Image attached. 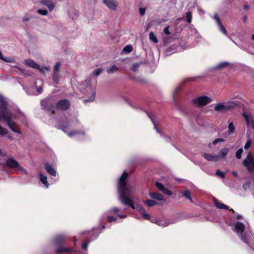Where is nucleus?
<instances>
[{"mask_svg":"<svg viewBox=\"0 0 254 254\" xmlns=\"http://www.w3.org/2000/svg\"><path fill=\"white\" fill-rule=\"evenodd\" d=\"M216 174L218 176H220L222 178H224L225 177V174L222 172V171L219 170H217L216 171Z\"/></svg>","mask_w":254,"mask_h":254,"instance_id":"50","label":"nucleus"},{"mask_svg":"<svg viewBox=\"0 0 254 254\" xmlns=\"http://www.w3.org/2000/svg\"><path fill=\"white\" fill-rule=\"evenodd\" d=\"M244 8L245 10H248L249 8V6L248 5H245L244 6Z\"/></svg>","mask_w":254,"mask_h":254,"instance_id":"59","label":"nucleus"},{"mask_svg":"<svg viewBox=\"0 0 254 254\" xmlns=\"http://www.w3.org/2000/svg\"><path fill=\"white\" fill-rule=\"evenodd\" d=\"M85 91L89 94H90L91 96L88 99L85 100L84 102L86 103L87 102L93 101L95 98V91L94 88L91 87L90 85H88L85 89Z\"/></svg>","mask_w":254,"mask_h":254,"instance_id":"15","label":"nucleus"},{"mask_svg":"<svg viewBox=\"0 0 254 254\" xmlns=\"http://www.w3.org/2000/svg\"><path fill=\"white\" fill-rule=\"evenodd\" d=\"M147 115L151 119L152 123L154 124V128L156 130V132H157L159 134H161V130L157 128L155 125L156 121L155 119L152 117V116L150 114H147Z\"/></svg>","mask_w":254,"mask_h":254,"instance_id":"29","label":"nucleus"},{"mask_svg":"<svg viewBox=\"0 0 254 254\" xmlns=\"http://www.w3.org/2000/svg\"><path fill=\"white\" fill-rule=\"evenodd\" d=\"M243 152V149L242 148L239 149L236 153V157L238 159L241 158L242 154Z\"/></svg>","mask_w":254,"mask_h":254,"instance_id":"44","label":"nucleus"},{"mask_svg":"<svg viewBox=\"0 0 254 254\" xmlns=\"http://www.w3.org/2000/svg\"><path fill=\"white\" fill-rule=\"evenodd\" d=\"M243 116L246 121L247 125H252L254 129V119L250 112H243Z\"/></svg>","mask_w":254,"mask_h":254,"instance_id":"16","label":"nucleus"},{"mask_svg":"<svg viewBox=\"0 0 254 254\" xmlns=\"http://www.w3.org/2000/svg\"><path fill=\"white\" fill-rule=\"evenodd\" d=\"M192 13L189 11L186 13V19L188 23H190L191 22Z\"/></svg>","mask_w":254,"mask_h":254,"instance_id":"38","label":"nucleus"},{"mask_svg":"<svg viewBox=\"0 0 254 254\" xmlns=\"http://www.w3.org/2000/svg\"><path fill=\"white\" fill-rule=\"evenodd\" d=\"M140 64L138 63L134 64L131 68V69L133 71H136L139 66Z\"/></svg>","mask_w":254,"mask_h":254,"instance_id":"48","label":"nucleus"},{"mask_svg":"<svg viewBox=\"0 0 254 254\" xmlns=\"http://www.w3.org/2000/svg\"><path fill=\"white\" fill-rule=\"evenodd\" d=\"M118 216L121 218H125L127 217L126 214H118Z\"/></svg>","mask_w":254,"mask_h":254,"instance_id":"57","label":"nucleus"},{"mask_svg":"<svg viewBox=\"0 0 254 254\" xmlns=\"http://www.w3.org/2000/svg\"><path fill=\"white\" fill-rule=\"evenodd\" d=\"M42 109L47 111H51L54 109V103L50 98H46L41 101Z\"/></svg>","mask_w":254,"mask_h":254,"instance_id":"11","label":"nucleus"},{"mask_svg":"<svg viewBox=\"0 0 254 254\" xmlns=\"http://www.w3.org/2000/svg\"><path fill=\"white\" fill-rule=\"evenodd\" d=\"M73 250L71 248H64L63 247H61L59 249H57L56 250V252L58 254H61L63 252H72Z\"/></svg>","mask_w":254,"mask_h":254,"instance_id":"28","label":"nucleus"},{"mask_svg":"<svg viewBox=\"0 0 254 254\" xmlns=\"http://www.w3.org/2000/svg\"><path fill=\"white\" fill-rule=\"evenodd\" d=\"M7 137L10 140H12L13 139V137L11 136H10V135H7Z\"/></svg>","mask_w":254,"mask_h":254,"instance_id":"63","label":"nucleus"},{"mask_svg":"<svg viewBox=\"0 0 254 254\" xmlns=\"http://www.w3.org/2000/svg\"><path fill=\"white\" fill-rule=\"evenodd\" d=\"M242 110L245 111L243 105L239 102L235 100H229L224 102H220L216 104L214 106V110L216 111H227L231 110Z\"/></svg>","mask_w":254,"mask_h":254,"instance_id":"5","label":"nucleus"},{"mask_svg":"<svg viewBox=\"0 0 254 254\" xmlns=\"http://www.w3.org/2000/svg\"><path fill=\"white\" fill-rule=\"evenodd\" d=\"M88 244H89V242L85 243L83 244L82 245V248L85 250H87Z\"/></svg>","mask_w":254,"mask_h":254,"instance_id":"54","label":"nucleus"},{"mask_svg":"<svg viewBox=\"0 0 254 254\" xmlns=\"http://www.w3.org/2000/svg\"><path fill=\"white\" fill-rule=\"evenodd\" d=\"M25 64L28 65L29 66L37 69L39 67V65L36 64L33 60L31 59L26 60L25 61Z\"/></svg>","mask_w":254,"mask_h":254,"instance_id":"26","label":"nucleus"},{"mask_svg":"<svg viewBox=\"0 0 254 254\" xmlns=\"http://www.w3.org/2000/svg\"><path fill=\"white\" fill-rule=\"evenodd\" d=\"M155 219H157L156 218H150V219H148V220H150V221L152 223H155Z\"/></svg>","mask_w":254,"mask_h":254,"instance_id":"58","label":"nucleus"},{"mask_svg":"<svg viewBox=\"0 0 254 254\" xmlns=\"http://www.w3.org/2000/svg\"><path fill=\"white\" fill-rule=\"evenodd\" d=\"M61 63L58 62L56 64L54 67V73H58L60 70Z\"/></svg>","mask_w":254,"mask_h":254,"instance_id":"39","label":"nucleus"},{"mask_svg":"<svg viewBox=\"0 0 254 254\" xmlns=\"http://www.w3.org/2000/svg\"><path fill=\"white\" fill-rule=\"evenodd\" d=\"M30 19V17H29L28 16H25L23 17L22 21L23 22H26V21H29Z\"/></svg>","mask_w":254,"mask_h":254,"instance_id":"55","label":"nucleus"},{"mask_svg":"<svg viewBox=\"0 0 254 254\" xmlns=\"http://www.w3.org/2000/svg\"><path fill=\"white\" fill-rule=\"evenodd\" d=\"M149 195L152 199L160 200V201H165L166 199L164 196L161 193L158 192H149Z\"/></svg>","mask_w":254,"mask_h":254,"instance_id":"21","label":"nucleus"},{"mask_svg":"<svg viewBox=\"0 0 254 254\" xmlns=\"http://www.w3.org/2000/svg\"><path fill=\"white\" fill-rule=\"evenodd\" d=\"M70 106L69 101L66 99L59 101L57 104V109L61 110H67Z\"/></svg>","mask_w":254,"mask_h":254,"instance_id":"12","label":"nucleus"},{"mask_svg":"<svg viewBox=\"0 0 254 254\" xmlns=\"http://www.w3.org/2000/svg\"><path fill=\"white\" fill-rule=\"evenodd\" d=\"M44 166L46 170L47 171V172L53 176H56V171L55 169L49 164L48 163H46L44 164Z\"/></svg>","mask_w":254,"mask_h":254,"instance_id":"22","label":"nucleus"},{"mask_svg":"<svg viewBox=\"0 0 254 254\" xmlns=\"http://www.w3.org/2000/svg\"><path fill=\"white\" fill-rule=\"evenodd\" d=\"M42 73L44 74L46 71H48L49 70L50 68L48 67H41L39 65V67L37 68Z\"/></svg>","mask_w":254,"mask_h":254,"instance_id":"40","label":"nucleus"},{"mask_svg":"<svg viewBox=\"0 0 254 254\" xmlns=\"http://www.w3.org/2000/svg\"><path fill=\"white\" fill-rule=\"evenodd\" d=\"M128 177V173L126 171H124L118 180L119 200L123 204L128 205L132 209L136 210L143 216L145 219H149L150 215L146 213L145 210L141 205H134V201L131 197H133L135 187L127 182Z\"/></svg>","mask_w":254,"mask_h":254,"instance_id":"1","label":"nucleus"},{"mask_svg":"<svg viewBox=\"0 0 254 254\" xmlns=\"http://www.w3.org/2000/svg\"><path fill=\"white\" fill-rule=\"evenodd\" d=\"M212 101V98L207 96H199L193 98L192 100L191 104L194 107L202 108L211 103Z\"/></svg>","mask_w":254,"mask_h":254,"instance_id":"7","label":"nucleus"},{"mask_svg":"<svg viewBox=\"0 0 254 254\" xmlns=\"http://www.w3.org/2000/svg\"><path fill=\"white\" fill-rule=\"evenodd\" d=\"M9 104L6 99L0 94V111H6L9 110Z\"/></svg>","mask_w":254,"mask_h":254,"instance_id":"14","label":"nucleus"},{"mask_svg":"<svg viewBox=\"0 0 254 254\" xmlns=\"http://www.w3.org/2000/svg\"><path fill=\"white\" fill-rule=\"evenodd\" d=\"M237 219H239L242 218V216L241 215H238L236 217Z\"/></svg>","mask_w":254,"mask_h":254,"instance_id":"60","label":"nucleus"},{"mask_svg":"<svg viewBox=\"0 0 254 254\" xmlns=\"http://www.w3.org/2000/svg\"><path fill=\"white\" fill-rule=\"evenodd\" d=\"M149 39L154 43H157L158 42L157 38L156 37L153 32H150L149 34Z\"/></svg>","mask_w":254,"mask_h":254,"instance_id":"33","label":"nucleus"},{"mask_svg":"<svg viewBox=\"0 0 254 254\" xmlns=\"http://www.w3.org/2000/svg\"><path fill=\"white\" fill-rule=\"evenodd\" d=\"M132 49H133V48H132V46L127 45L124 48L123 51L127 53H130L132 51Z\"/></svg>","mask_w":254,"mask_h":254,"instance_id":"42","label":"nucleus"},{"mask_svg":"<svg viewBox=\"0 0 254 254\" xmlns=\"http://www.w3.org/2000/svg\"><path fill=\"white\" fill-rule=\"evenodd\" d=\"M228 133L230 134H233L235 132V127L233 123H230L228 126Z\"/></svg>","mask_w":254,"mask_h":254,"instance_id":"34","label":"nucleus"},{"mask_svg":"<svg viewBox=\"0 0 254 254\" xmlns=\"http://www.w3.org/2000/svg\"><path fill=\"white\" fill-rule=\"evenodd\" d=\"M6 165L10 168L14 169L16 171H19L22 174H26V170L20 166L18 163L14 159L10 158L6 161Z\"/></svg>","mask_w":254,"mask_h":254,"instance_id":"8","label":"nucleus"},{"mask_svg":"<svg viewBox=\"0 0 254 254\" xmlns=\"http://www.w3.org/2000/svg\"><path fill=\"white\" fill-rule=\"evenodd\" d=\"M164 32L166 35H169L170 34V32L169 30V26L166 27L164 29Z\"/></svg>","mask_w":254,"mask_h":254,"instance_id":"53","label":"nucleus"},{"mask_svg":"<svg viewBox=\"0 0 254 254\" xmlns=\"http://www.w3.org/2000/svg\"><path fill=\"white\" fill-rule=\"evenodd\" d=\"M103 3L112 10H116L118 7V1L117 0H103Z\"/></svg>","mask_w":254,"mask_h":254,"instance_id":"13","label":"nucleus"},{"mask_svg":"<svg viewBox=\"0 0 254 254\" xmlns=\"http://www.w3.org/2000/svg\"><path fill=\"white\" fill-rule=\"evenodd\" d=\"M65 236L64 234H60L56 236L54 240V243L56 245H59L65 239Z\"/></svg>","mask_w":254,"mask_h":254,"instance_id":"25","label":"nucleus"},{"mask_svg":"<svg viewBox=\"0 0 254 254\" xmlns=\"http://www.w3.org/2000/svg\"><path fill=\"white\" fill-rule=\"evenodd\" d=\"M232 230L243 242L251 246L253 239V235L249 224L245 225L242 222L236 221L233 224Z\"/></svg>","mask_w":254,"mask_h":254,"instance_id":"3","label":"nucleus"},{"mask_svg":"<svg viewBox=\"0 0 254 254\" xmlns=\"http://www.w3.org/2000/svg\"><path fill=\"white\" fill-rule=\"evenodd\" d=\"M139 13L140 15L142 16L144 14L145 12V9L143 8H140L139 9Z\"/></svg>","mask_w":254,"mask_h":254,"instance_id":"51","label":"nucleus"},{"mask_svg":"<svg viewBox=\"0 0 254 254\" xmlns=\"http://www.w3.org/2000/svg\"><path fill=\"white\" fill-rule=\"evenodd\" d=\"M213 18L217 23L219 30L221 31V32L225 35H227V31L224 28V27L223 26L222 23L221 22L220 19L219 17V16L217 13L214 14Z\"/></svg>","mask_w":254,"mask_h":254,"instance_id":"17","label":"nucleus"},{"mask_svg":"<svg viewBox=\"0 0 254 254\" xmlns=\"http://www.w3.org/2000/svg\"><path fill=\"white\" fill-rule=\"evenodd\" d=\"M252 142L250 139H248L245 144L244 148L245 149H248L251 146Z\"/></svg>","mask_w":254,"mask_h":254,"instance_id":"49","label":"nucleus"},{"mask_svg":"<svg viewBox=\"0 0 254 254\" xmlns=\"http://www.w3.org/2000/svg\"><path fill=\"white\" fill-rule=\"evenodd\" d=\"M155 223L161 227H167L176 222V221H170L165 219H155Z\"/></svg>","mask_w":254,"mask_h":254,"instance_id":"19","label":"nucleus"},{"mask_svg":"<svg viewBox=\"0 0 254 254\" xmlns=\"http://www.w3.org/2000/svg\"><path fill=\"white\" fill-rule=\"evenodd\" d=\"M225 141V139H223V138H217V139H215L213 142H212V144L213 145H216L217 144L218 142H224Z\"/></svg>","mask_w":254,"mask_h":254,"instance_id":"47","label":"nucleus"},{"mask_svg":"<svg viewBox=\"0 0 254 254\" xmlns=\"http://www.w3.org/2000/svg\"><path fill=\"white\" fill-rule=\"evenodd\" d=\"M183 195L186 198L189 199L190 201H192L191 198L190 197V192L188 190H186L183 192Z\"/></svg>","mask_w":254,"mask_h":254,"instance_id":"35","label":"nucleus"},{"mask_svg":"<svg viewBox=\"0 0 254 254\" xmlns=\"http://www.w3.org/2000/svg\"><path fill=\"white\" fill-rule=\"evenodd\" d=\"M37 12L38 14L44 16H46L48 14V12L46 9H38Z\"/></svg>","mask_w":254,"mask_h":254,"instance_id":"36","label":"nucleus"},{"mask_svg":"<svg viewBox=\"0 0 254 254\" xmlns=\"http://www.w3.org/2000/svg\"><path fill=\"white\" fill-rule=\"evenodd\" d=\"M180 89V87H178L175 90L174 93H173V98L175 100V96L176 95V94L179 91Z\"/></svg>","mask_w":254,"mask_h":254,"instance_id":"52","label":"nucleus"},{"mask_svg":"<svg viewBox=\"0 0 254 254\" xmlns=\"http://www.w3.org/2000/svg\"><path fill=\"white\" fill-rule=\"evenodd\" d=\"M128 177V173L126 171H124L118 180L119 200L123 204L128 205L132 209L136 210L143 216L145 219H149L150 215L146 213L145 210L141 205H134V201L131 197H133L135 187L127 182Z\"/></svg>","mask_w":254,"mask_h":254,"instance_id":"2","label":"nucleus"},{"mask_svg":"<svg viewBox=\"0 0 254 254\" xmlns=\"http://www.w3.org/2000/svg\"><path fill=\"white\" fill-rule=\"evenodd\" d=\"M229 64V63H227V62H222V63H221L217 65L216 68L217 69L222 68H223V67L227 66Z\"/></svg>","mask_w":254,"mask_h":254,"instance_id":"37","label":"nucleus"},{"mask_svg":"<svg viewBox=\"0 0 254 254\" xmlns=\"http://www.w3.org/2000/svg\"><path fill=\"white\" fill-rule=\"evenodd\" d=\"M76 122V120H71L70 119L64 116L61 120L58 121L60 124V127L64 132L67 133V135L70 137H72L75 135H85V132L83 131L74 130L71 132H67V130L70 127H73Z\"/></svg>","mask_w":254,"mask_h":254,"instance_id":"4","label":"nucleus"},{"mask_svg":"<svg viewBox=\"0 0 254 254\" xmlns=\"http://www.w3.org/2000/svg\"><path fill=\"white\" fill-rule=\"evenodd\" d=\"M156 187L160 191H162L165 194L171 196L173 193L171 191L169 190L167 188H165L163 184L158 182L155 183Z\"/></svg>","mask_w":254,"mask_h":254,"instance_id":"18","label":"nucleus"},{"mask_svg":"<svg viewBox=\"0 0 254 254\" xmlns=\"http://www.w3.org/2000/svg\"><path fill=\"white\" fill-rule=\"evenodd\" d=\"M1 60L10 63H12L14 62V59L12 58L11 57H3V59H1Z\"/></svg>","mask_w":254,"mask_h":254,"instance_id":"41","label":"nucleus"},{"mask_svg":"<svg viewBox=\"0 0 254 254\" xmlns=\"http://www.w3.org/2000/svg\"><path fill=\"white\" fill-rule=\"evenodd\" d=\"M143 203L145 204L148 207H151L157 204V202L156 201L152 200H144Z\"/></svg>","mask_w":254,"mask_h":254,"instance_id":"32","label":"nucleus"},{"mask_svg":"<svg viewBox=\"0 0 254 254\" xmlns=\"http://www.w3.org/2000/svg\"><path fill=\"white\" fill-rule=\"evenodd\" d=\"M3 55H2V52L0 51V59L1 60L2 59H3Z\"/></svg>","mask_w":254,"mask_h":254,"instance_id":"61","label":"nucleus"},{"mask_svg":"<svg viewBox=\"0 0 254 254\" xmlns=\"http://www.w3.org/2000/svg\"><path fill=\"white\" fill-rule=\"evenodd\" d=\"M252 39L254 41V34H253V35L252 36Z\"/></svg>","mask_w":254,"mask_h":254,"instance_id":"64","label":"nucleus"},{"mask_svg":"<svg viewBox=\"0 0 254 254\" xmlns=\"http://www.w3.org/2000/svg\"><path fill=\"white\" fill-rule=\"evenodd\" d=\"M14 117L12 112H0V122H6L9 127L14 132L20 134L17 125L13 122Z\"/></svg>","mask_w":254,"mask_h":254,"instance_id":"6","label":"nucleus"},{"mask_svg":"<svg viewBox=\"0 0 254 254\" xmlns=\"http://www.w3.org/2000/svg\"><path fill=\"white\" fill-rule=\"evenodd\" d=\"M37 91L38 92V93H39V94L42 93V91H43V87L41 86L37 87Z\"/></svg>","mask_w":254,"mask_h":254,"instance_id":"56","label":"nucleus"},{"mask_svg":"<svg viewBox=\"0 0 254 254\" xmlns=\"http://www.w3.org/2000/svg\"><path fill=\"white\" fill-rule=\"evenodd\" d=\"M102 71H103L102 68L96 69L94 70L93 74L95 76H97L99 75L102 73Z\"/></svg>","mask_w":254,"mask_h":254,"instance_id":"43","label":"nucleus"},{"mask_svg":"<svg viewBox=\"0 0 254 254\" xmlns=\"http://www.w3.org/2000/svg\"><path fill=\"white\" fill-rule=\"evenodd\" d=\"M213 201L215 206L218 208L224 209L227 210L229 209L227 205L219 202L216 198L214 197L213 198Z\"/></svg>","mask_w":254,"mask_h":254,"instance_id":"24","label":"nucleus"},{"mask_svg":"<svg viewBox=\"0 0 254 254\" xmlns=\"http://www.w3.org/2000/svg\"><path fill=\"white\" fill-rule=\"evenodd\" d=\"M59 74L58 73H53V80L56 83H58L59 82Z\"/></svg>","mask_w":254,"mask_h":254,"instance_id":"45","label":"nucleus"},{"mask_svg":"<svg viewBox=\"0 0 254 254\" xmlns=\"http://www.w3.org/2000/svg\"><path fill=\"white\" fill-rule=\"evenodd\" d=\"M125 209H122L117 207H114L108 211L107 219L109 222L117 221V218L112 215L118 216L119 212H123Z\"/></svg>","mask_w":254,"mask_h":254,"instance_id":"10","label":"nucleus"},{"mask_svg":"<svg viewBox=\"0 0 254 254\" xmlns=\"http://www.w3.org/2000/svg\"><path fill=\"white\" fill-rule=\"evenodd\" d=\"M243 165L250 171L254 170V157L250 152L248 153L247 156L242 162Z\"/></svg>","mask_w":254,"mask_h":254,"instance_id":"9","label":"nucleus"},{"mask_svg":"<svg viewBox=\"0 0 254 254\" xmlns=\"http://www.w3.org/2000/svg\"><path fill=\"white\" fill-rule=\"evenodd\" d=\"M39 3L48 8L52 11L55 7V5L51 0H40Z\"/></svg>","mask_w":254,"mask_h":254,"instance_id":"20","label":"nucleus"},{"mask_svg":"<svg viewBox=\"0 0 254 254\" xmlns=\"http://www.w3.org/2000/svg\"><path fill=\"white\" fill-rule=\"evenodd\" d=\"M119 70L118 67L115 65H113L107 69V72L108 73H113Z\"/></svg>","mask_w":254,"mask_h":254,"instance_id":"30","label":"nucleus"},{"mask_svg":"<svg viewBox=\"0 0 254 254\" xmlns=\"http://www.w3.org/2000/svg\"><path fill=\"white\" fill-rule=\"evenodd\" d=\"M204 158L209 161L216 162L219 159V155L211 154H204Z\"/></svg>","mask_w":254,"mask_h":254,"instance_id":"23","label":"nucleus"},{"mask_svg":"<svg viewBox=\"0 0 254 254\" xmlns=\"http://www.w3.org/2000/svg\"><path fill=\"white\" fill-rule=\"evenodd\" d=\"M7 133V130L0 126V135H3Z\"/></svg>","mask_w":254,"mask_h":254,"instance_id":"46","label":"nucleus"},{"mask_svg":"<svg viewBox=\"0 0 254 254\" xmlns=\"http://www.w3.org/2000/svg\"><path fill=\"white\" fill-rule=\"evenodd\" d=\"M40 180L46 188L49 187V183L47 181V177L46 176L40 174Z\"/></svg>","mask_w":254,"mask_h":254,"instance_id":"27","label":"nucleus"},{"mask_svg":"<svg viewBox=\"0 0 254 254\" xmlns=\"http://www.w3.org/2000/svg\"><path fill=\"white\" fill-rule=\"evenodd\" d=\"M229 151V149L226 148H224L222 149L220 151V154L218 155H219V158H224L227 154H228V152Z\"/></svg>","mask_w":254,"mask_h":254,"instance_id":"31","label":"nucleus"},{"mask_svg":"<svg viewBox=\"0 0 254 254\" xmlns=\"http://www.w3.org/2000/svg\"><path fill=\"white\" fill-rule=\"evenodd\" d=\"M232 174H233L235 177H238V174L237 173V172L233 171V172H232Z\"/></svg>","mask_w":254,"mask_h":254,"instance_id":"62","label":"nucleus"}]
</instances>
